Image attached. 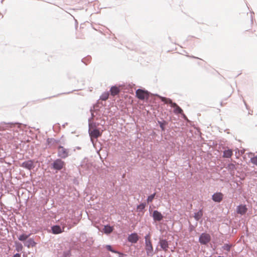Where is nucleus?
Listing matches in <instances>:
<instances>
[{
    "label": "nucleus",
    "mask_w": 257,
    "mask_h": 257,
    "mask_svg": "<svg viewBox=\"0 0 257 257\" xmlns=\"http://www.w3.org/2000/svg\"><path fill=\"white\" fill-rule=\"evenodd\" d=\"M246 210L247 208L244 205H239L237 208V212L241 215L245 214Z\"/></svg>",
    "instance_id": "2eb2a0df"
},
{
    "label": "nucleus",
    "mask_w": 257,
    "mask_h": 257,
    "mask_svg": "<svg viewBox=\"0 0 257 257\" xmlns=\"http://www.w3.org/2000/svg\"><path fill=\"white\" fill-rule=\"evenodd\" d=\"M159 244L161 248L165 251H166L168 250L169 247V244L168 241L166 239H160Z\"/></svg>",
    "instance_id": "9d476101"
},
{
    "label": "nucleus",
    "mask_w": 257,
    "mask_h": 257,
    "mask_svg": "<svg viewBox=\"0 0 257 257\" xmlns=\"http://www.w3.org/2000/svg\"><path fill=\"white\" fill-rule=\"evenodd\" d=\"M211 240L210 235L206 233H202L201 234L199 238V242L203 245L208 243Z\"/></svg>",
    "instance_id": "39448f33"
},
{
    "label": "nucleus",
    "mask_w": 257,
    "mask_h": 257,
    "mask_svg": "<svg viewBox=\"0 0 257 257\" xmlns=\"http://www.w3.org/2000/svg\"><path fill=\"white\" fill-rule=\"evenodd\" d=\"M21 167L29 170H31L35 168V165L34 164V161L30 160L22 163L21 165Z\"/></svg>",
    "instance_id": "0eeeda50"
},
{
    "label": "nucleus",
    "mask_w": 257,
    "mask_h": 257,
    "mask_svg": "<svg viewBox=\"0 0 257 257\" xmlns=\"http://www.w3.org/2000/svg\"><path fill=\"white\" fill-rule=\"evenodd\" d=\"M77 149L79 150V149H80V148L78 147H77Z\"/></svg>",
    "instance_id": "72a5a7b5"
},
{
    "label": "nucleus",
    "mask_w": 257,
    "mask_h": 257,
    "mask_svg": "<svg viewBox=\"0 0 257 257\" xmlns=\"http://www.w3.org/2000/svg\"><path fill=\"white\" fill-rule=\"evenodd\" d=\"M110 92L111 95L114 96L117 94L119 93V90L117 87L112 86L110 88Z\"/></svg>",
    "instance_id": "4be33fe9"
},
{
    "label": "nucleus",
    "mask_w": 257,
    "mask_h": 257,
    "mask_svg": "<svg viewBox=\"0 0 257 257\" xmlns=\"http://www.w3.org/2000/svg\"><path fill=\"white\" fill-rule=\"evenodd\" d=\"M5 137L8 139L12 140L13 138V137L11 135H10L9 134L7 133V134L5 135Z\"/></svg>",
    "instance_id": "7c9ffc66"
},
{
    "label": "nucleus",
    "mask_w": 257,
    "mask_h": 257,
    "mask_svg": "<svg viewBox=\"0 0 257 257\" xmlns=\"http://www.w3.org/2000/svg\"><path fill=\"white\" fill-rule=\"evenodd\" d=\"M13 257H21V254L17 253L15 254Z\"/></svg>",
    "instance_id": "2f4dec72"
},
{
    "label": "nucleus",
    "mask_w": 257,
    "mask_h": 257,
    "mask_svg": "<svg viewBox=\"0 0 257 257\" xmlns=\"http://www.w3.org/2000/svg\"><path fill=\"white\" fill-rule=\"evenodd\" d=\"M232 155V152L231 150L228 149L227 150H225L223 152V157L229 158L231 157Z\"/></svg>",
    "instance_id": "412c9836"
},
{
    "label": "nucleus",
    "mask_w": 257,
    "mask_h": 257,
    "mask_svg": "<svg viewBox=\"0 0 257 257\" xmlns=\"http://www.w3.org/2000/svg\"><path fill=\"white\" fill-rule=\"evenodd\" d=\"M91 112V118L88 119V122H89V127H92V119H93L94 117V114L93 112V110L92 109H90Z\"/></svg>",
    "instance_id": "393cba45"
},
{
    "label": "nucleus",
    "mask_w": 257,
    "mask_h": 257,
    "mask_svg": "<svg viewBox=\"0 0 257 257\" xmlns=\"http://www.w3.org/2000/svg\"><path fill=\"white\" fill-rule=\"evenodd\" d=\"M136 93L137 97L141 100H144L146 98H148L149 97V92L147 91L138 89Z\"/></svg>",
    "instance_id": "423d86ee"
},
{
    "label": "nucleus",
    "mask_w": 257,
    "mask_h": 257,
    "mask_svg": "<svg viewBox=\"0 0 257 257\" xmlns=\"http://www.w3.org/2000/svg\"><path fill=\"white\" fill-rule=\"evenodd\" d=\"M145 249L148 256H152L154 255L153 247L150 238V235L147 234L145 236Z\"/></svg>",
    "instance_id": "f03ea898"
},
{
    "label": "nucleus",
    "mask_w": 257,
    "mask_h": 257,
    "mask_svg": "<svg viewBox=\"0 0 257 257\" xmlns=\"http://www.w3.org/2000/svg\"><path fill=\"white\" fill-rule=\"evenodd\" d=\"M251 162L253 164L257 165V156L251 158Z\"/></svg>",
    "instance_id": "c756f323"
},
{
    "label": "nucleus",
    "mask_w": 257,
    "mask_h": 257,
    "mask_svg": "<svg viewBox=\"0 0 257 257\" xmlns=\"http://www.w3.org/2000/svg\"><path fill=\"white\" fill-rule=\"evenodd\" d=\"M203 216V212L202 210H199L194 213V217L196 220L199 221Z\"/></svg>",
    "instance_id": "f3484780"
},
{
    "label": "nucleus",
    "mask_w": 257,
    "mask_h": 257,
    "mask_svg": "<svg viewBox=\"0 0 257 257\" xmlns=\"http://www.w3.org/2000/svg\"><path fill=\"white\" fill-rule=\"evenodd\" d=\"M109 96V93L108 92H105L103 93L100 97V99L102 100H106L107 99Z\"/></svg>",
    "instance_id": "5701e85b"
},
{
    "label": "nucleus",
    "mask_w": 257,
    "mask_h": 257,
    "mask_svg": "<svg viewBox=\"0 0 257 257\" xmlns=\"http://www.w3.org/2000/svg\"><path fill=\"white\" fill-rule=\"evenodd\" d=\"M14 124L2 123L0 124V131H5L9 130L10 127H12Z\"/></svg>",
    "instance_id": "4468645a"
},
{
    "label": "nucleus",
    "mask_w": 257,
    "mask_h": 257,
    "mask_svg": "<svg viewBox=\"0 0 257 257\" xmlns=\"http://www.w3.org/2000/svg\"><path fill=\"white\" fill-rule=\"evenodd\" d=\"M89 127V136H90L91 138H97L98 137H99V136H101V133L99 132V130H98L97 129H94L91 131L90 130V128L91 127Z\"/></svg>",
    "instance_id": "1a4fd4ad"
},
{
    "label": "nucleus",
    "mask_w": 257,
    "mask_h": 257,
    "mask_svg": "<svg viewBox=\"0 0 257 257\" xmlns=\"http://www.w3.org/2000/svg\"><path fill=\"white\" fill-rule=\"evenodd\" d=\"M52 233L54 234H59L62 232L61 227L59 225H54L51 227Z\"/></svg>",
    "instance_id": "dca6fc26"
},
{
    "label": "nucleus",
    "mask_w": 257,
    "mask_h": 257,
    "mask_svg": "<svg viewBox=\"0 0 257 257\" xmlns=\"http://www.w3.org/2000/svg\"><path fill=\"white\" fill-rule=\"evenodd\" d=\"M223 198V195L221 193H214L212 196V200L216 202H220Z\"/></svg>",
    "instance_id": "9b49d317"
},
{
    "label": "nucleus",
    "mask_w": 257,
    "mask_h": 257,
    "mask_svg": "<svg viewBox=\"0 0 257 257\" xmlns=\"http://www.w3.org/2000/svg\"><path fill=\"white\" fill-rule=\"evenodd\" d=\"M106 249H107L108 250L110 251H111V252H114V253H118V252H117V251H116L114 250V249H112V247H111V245H107L106 246Z\"/></svg>",
    "instance_id": "c85d7f7f"
},
{
    "label": "nucleus",
    "mask_w": 257,
    "mask_h": 257,
    "mask_svg": "<svg viewBox=\"0 0 257 257\" xmlns=\"http://www.w3.org/2000/svg\"><path fill=\"white\" fill-rule=\"evenodd\" d=\"M157 96L159 97L161 99V100L165 103H169L171 105L172 107H174L175 109L174 110V112L175 114L182 113V109L176 103L173 102L171 99L158 95H157Z\"/></svg>",
    "instance_id": "f257e3e1"
},
{
    "label": "nucleus",
    "mask_w": 257,
    "mask_h": 257,
    "mask_svg": "<svg viewBox=\"0 0 257 257\" xmlns=\"http://www.w3.org/2000/svg\"><path fill=\"white\" fill-rule=\"evenodd\" d=\"M31 234H22L21 235H20L19 237H18V239L20 241H26L27 239L29 237V236H30Z\"/></svg>",
    "instance_id": "a211bd4d"
},
{
    "label": "nucleus",
    "mask_w": 257,
    "mask_h": 257,
    "mask_svg": "<svg viewBox=\"0 0 257 257\" xmlns=\"http://www.w3.org/2000/svg\"><path fill=\"white\" fill-rule=\"evenodd\" d=\"M70 155L69 149H66L62 146L58 147V156L62 159H65Z\"/></svg>",
    "instance_id": "7ed1b4c3"
},
{
    "label": "nucleus",
    "mask_w": 257,
    "mask_h": 257,
    "mask_svg": "<svg viewBox=\"0 0 257 257\" xmlns=\"http://www.w3.org/2000/svg\"><path fill=\"white\" fill-rule=\"evenodd\" d=\"M152 217L155 221H160L163 218V216L162 214L161 213V212L157 210H155L153 211Z\"/></svg>",
    "instance_id": "6e6552de"
},
{
    "label": "nucleus",
    "mask_w": 257,
    "mask_h": 257,
    "mask_svg": "<svg viewBox=\"0 0 257 257\" xmlns=\"http://www.w3.org/2000/svg\"><path fill=\"white\" fill-rule=\"evenodd\" d=\"M15 244L16 250L18 252L22 251L23 249V246L22 244L21 243L17 242V241H16L15 242Z\"/></svg>",
    "instance_id": "aec40b11"
},
{
    "label": "nucleus",
    "mask_w": 257,
    "mask_h": 257,
    "mask_svg": "<svg viewBox=\"0 0 257 257\" xmlns=\"http://www.w3.org/2000/svg\"><path fill=\"white\" fill-rule=\"evenodd\" d=\"M146 206V204L145 203H141L140 205H139L137 207V208L139 211H142L144 209Z\"/></svg>",
    "instance_id": "bb28decb"
},
{
    "label": "nucleus",
    "mask_w": 257,
    "mask_h": 257,
    "mask_svg": "<svg viewBox=\"0 0 257 257\" xmlns=\"http://www.w3.org/2000/svg\"><path fill=\"white\" fill-rule=\"evenodd\" d=\"M156 195V193H154L150 196H149L147 198V202L148 203L152 202L153 200L154 199L155 196Z\"/></svg>",
    "instance_id": "a878e982"
},
{
    "label": "nucleus",
    "mask_w": 257,
    "mask_h": 257,
    "mask_svg": "<svg viewBox=\"0 0 257 257\" xmlns=\"http://www.w3.org/2000/svg\"><path fill=\"white\" fill-rule=\"evenodd\" d=\"M52 168L57 171L63 169L65 166V162L60 159H57L52 164Z\"/></svg>",
    "instance_id": "20e7f679"
},
{
    "label": "nucleus",
    "mask_w": 257,
    "mask_h": 257,
    "mask_svg": "<svg viewBox=\"0 0 257 257\" xmlns=\"http://www.w3.org/2000/svg\"><path fill=\"white\" fill-rule=\"evenodd\" d=\"M3 159H1V161H0V162L2 163V162H3Z\"/></svg>",
    "instance_id": "473e14b6"
},
{
    "label": "nucleus",
    "mask_w": 257,
    "mask_h": 257,
    "mask_svg": "<svg viewBox=\"0 0 257 257\" xmlns=\"http://www.w3.org/2000/svg\"><path fill=\"white\" fill-rule=\"evenodd\" d=\"M24 245L27 246L28 248L30 247H34L36 245V243L35 242L33 238H29L24 242Z\"/></svg>",
    "instance_id": "ddd939ff"
},
{
    "label": "nucleus",
    "mask_w": 257,
    "mask_h": 257,
    "mask_svg": "<svg viewBox=\"0 0 257 257\" xmlns=\"http://www.w3.org/2000/svg\"><path fill=\"white\" fill-rule=\"evenodd\" d=\"M158 123L159 124L162 131H165L164 125L167 123L165 121H164L163 122L161 121H158Z\"/></svg>",
    "instance_id": "b1692460"
},
{
    "label": "nucleus",
    "mask_w": 257,
    "mask_h": 257,
    "mask_svg": "<svg viewBox=\"0 0 257 257\" xmlns=\"http://www.w3.org/2000/svg\"><path fill=\"white\" fill-rule=\"evenodd\" d=\"M139 240V236L137 233H132L128 237V240L132 243H136Z\"/></svg>",
    "instance_id": "f8f14e48"
},
{
    "label": "nucleus",
    "mask_w": 257,
    "mask_h": 257,
    "mask_svg": "<svg viewBox=\"0 0 257 257\" xmlns=\"http://www.w3.org/2000/svg\"><path fill=\"white\" fill-rule=\"evenodd\" d=\"M231 248V245L229 244H225L223 246L222 248L227 251H229Z\"/></svg>",
    "instance_id": "cd10ccee"
},
{
    "label": "nucleus",
    "mask_w": 257,
    "mask_h": 257,
    "mask_svg": "<svg viewBox=\"0 0 257 257\" xmlns=\"http://www.w3.org/2000/svg\"><path fill=\"white\" fill-rule=\"evenodd\" d=\"M113 231V227L109 225H105L103 228V231L106 234L110 233Z\"/></svg>",
    "instance_id": "6ab92c4d"
}]
</instances>
